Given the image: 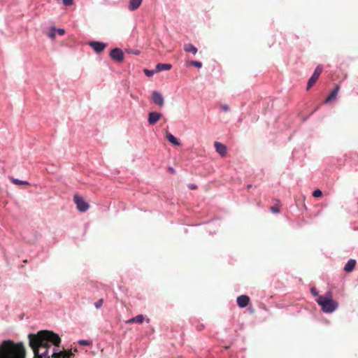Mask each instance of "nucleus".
<instances>
[{
	"label": "nucleus",
	"mask_w": 358,
	"mask_h": 358,
	"mask_svg": "<svg viewBox=\"0 0 358 358\" xmlns=\"http://www.w3.org/2000/svg\"><path fill=\"white\" fill-rule=\"evenodd\" d=\"M29 345L34 352V358H52L49 354L51 345L58 348L62 340L58 334L49 330H41L28 335Z\"/></svg>",
	"instance_id": "f257e3e1"
},
{
	"label": "nucleus",
	"mask_w": 358,
	"mask_h": 358,
	"mask_svg": "<svg viewBox=\"0 0 358 358\" xmlns=\"http://www.w3.org/2000/svg\"><path fill=\"white\" fill-rule=\"evenodd\" d=\"M27 350L22 342L4 340L0 343V358H26Z\"/></svg>",
	"instance_id": "f03ea898"
},
{
	"label": "nucleus",
	"mask_w": 358,
	"mask_h": 358,
	"mask_svg": "<svg viewBox=\"0 0 358 358\" xmlns=\"http://www.w3.org/2000/svg\"><path fill=\"white\" fill-rule=\"evenodd\" d=\"M317 303L322 307V309L325 313H331L335 309V306L333 300L324 296H319L316 299Z\"/></svg>",
	"instance_id": "7ed1b4c3"
},
{
	"label": "nucleus",
	"mask_w": 358,
	"mask_h": 358,
	"mask_svg": "<svg viewBox=\"0 0 358 358\" xmlns=\"http://www.w3.org/2000/svg\"><path fill=\"white\" fill-rule=\"evenodd\" d=\"M73 201L76 204L77 208L81 212H85L88 210L90 205L84 200V199L78 194H75Z\"/></svg>",
	"instance_id": "20e7f679"
},
{
	"label": "nucleus",
	"mask_w": 358,
	"mask_h": 358,
	"mask_svg": "<svg viewBox=\"0 0 358 358\" xmlns=\"http://www.w3.org/2000/svg\"><path fill=\"white\" fill-rule=\"evenodd\" d=\"M322 71V67L319 65L316 67V69L314 71L313 74L312 76L309 78L308 83H307V90L310 89L317 82L318 80L321 73Z\"/></svg>",
	"instance_id": "39448f33"
},
{
	"label": "nucleus",
	"mask_w": 358,
	"mask_h": 358,
	"mask_svg": "<svg viewBox=\"0 0 358 358\" xmlns=\"http://www.w3.org/2000/svg\"><path fill=\"white\" fill-rule=\"evenodd\" d=\"M73 354L71 350H63L58 352L55 348L52 349V353L51 354L52 358H71Z\"/></svg>",
	"instance_id": "423d86ee"
},
{
	"label": "nucleus",
	"mask_w": 358,
	"mask_h": 358,
	"mask_svg": "<svg viewBox=\"0 0 358 358\" xmlns=\"http://www.w3.org/2000/svg\"><path fill=\"white\" fill-rule=\"evenodd\" d=\"M110 56L113 59L117 62H122L124 60V53L120 48H114L110 52Z\"/></svg>",
	"instance_id": "0eeeda50"
},
{
	"label": "nucleus",
	"mask_w": 358,
	"mask_h": 358,
	"mask_svg": "<svg viewBox=\"0 0 358 358\" xmlns=\"http://www.w3.org/2000/svg\"><path fill=\"white\" fill-rule=\"evenodd\" d=\"M89 45L96 52L100 53L106 48V44L99 41H91Z\"/></svg>",
	"instance_id": "6e6552de"
},
{
	"label": "nucleus",
	"mask_w": 358,
	"mask_h": 358,
	"mask_svg": "<svg viewBox=\"0 0 358 358\" xmlns=\"http://www.w3.org/2000/svg\"><path fill=\"white\" fill-rule=\"evenodd\" d=\"M152 101L159 107H162L164 104L163 96L157 91L152 92Z\"/></svg>",
	"instance_id": "1a4fd4ad"
},
{
	"label": "nucleus",
	"mask_w": 358,
	"mask_h": 358,
	"mask_svg": "<svg viewBox=\"0 0 358 358\" xmlns=\"http://www.w3.org/2000/svg\"><path fill=\"white\" fill-rule=\"evenodd\" d=\"M214 147L215 148L216 152L220 154L222 157H225L227 155V147L220 143V142H215Z\"/></svg>",
	"instance_id": "9d476101"
},
{
	"label": "nucleus",
	"mask_w": 358,
	"mask_h": 358,
	"mask_svg": "<svg viewBox=\"0 0 358 358\" xmlns=\"http://www.w3.org/2000/svg\"><path fill=\"white\" fill-rule=\"evenodd\" d=\"M236 302L240 308H245L248 305L250 298L246 295H241L237 298Z\"/></svg>",
	"instance_id": "9b49d317"
},
{
	"label": "nucleus",
	"mask_w": 358,
	"mask_h": 358,
	"mask_svg": "<svg viewBox=\"0 0 358 358\" xmlns=\"http://www.w3.org/2000/svg\"><path fill=\"white\" fill-rule=\"evenodd\" d=\"M161 113L157 112H151L148 115V122L150 124H155L161 118Z\"/></svg>",
	"instance_id": "f8f14e48"
},
{
	"label": "nucleus",
	"mask_w": 358,
	"mask_h": 358,
	"mask_svg": "<svg viewBox=\"0 0 358 358\" xmlns=\"http://www.w3.org/2000/svg\"><path fill=\"white\" fill-rule=\"evenodd\" d=\"M356 264V260L352 259H350L345 265L344 271L347 273L352 272L354 270Z\"/></svg>",
	"instance_id": "ddd939ff"
},
{
	"label": "nucleus",
	"mask_w": 358,
	"mask_h": 358,
	"mask_svg": "<svg viewBox=\"0 0 358 358\" xmlns=\"http://www.w3.org/2000/svg\"><path fill=\"white\" fill-rule=\"evenodd\" d=\"M145 317L143 315H138L137 316L132 317L126 321L127 324L138 323L141 324L143 322Z\"/></svg>",
	"instance_id": "4468645a"
},
{
	"label": "nucleus",
	"mask_w": 358,
	"mask_h": 358,
	"mask_svg": "<svg viewBox=\"0 0 358 358\" xmlns=\"http://www.w3.org/2000/svg\"><path fill=\"white\" fill-rule=\"evenodd\" d=\"M143 0H130L129 4V10H135L139 8Z\"/></svg>",
	"instance_id": "2eb2a0df"
},
{
	"label": "nucleus",
	"mask_w": 358,
	"mask_h": 358,
	"mask_svg": "<svg viewBox=\"0 0 358 358\" xmlns=\"http://www.w3.org/2000/svg\"><path fill=\"white\" fill-rule=\"evenodd\" d=\"M184 50L187 52H191L193 55H196L198 52V49L193 45L192 43H186L184 45Z\"/></svg>",
	"instance_id": "dca6fc26"
},
{
	"label": "nucleus",
	"mask_w": 358,
	"mask_h": 358,
	"mask_svg": "<svg viewBox=\"0 0 358 358\" xmlns=\"http://www.w3.org/2000/svg\"><path fill=\"white\" fill-rule=\"evenodd\" d=\"M171 67L172 66L170 64H158L156 66V71H168L170 70Z\"/></svg>",
	"instance_id": "f3484780"
},
{
	"label": "nucleus",
	"mask_w": 358,
	"mask_h": 358,
	"mask_svg": "<svg viewBox=\"0 0 358 358\" xmlns=\"http://www.w3.org/2000/svg\"><path fill=\"white\" fill-rule=\"evenodd\" d=\"M166 138L173 145H180V142L176 139V138L171 133H166Z\"/></svg>",
	"instance_id": "a211bd4d"
},
{
	"label": "nucleus",
	"mask_w": 358,
	"mask_h": 358,
	"mask_svg": "<svg viewBox=\"0 0 358 358\" xmlns=\"http://www.w3.org/2000/svg\"><path fill=\"white\" fill-rule=\"evenodd\" d=\"M9 179L15 185H29V183L27 181L20 180L14 178L13 177H10Z\"/></svg>",
	"instance_id": "6ab92c4d"
},
{
	"label": "nucleus",
	"mask_w": 358,
	"mask_h": 358,
	"mask_svg": "<svg viewBox=\"0 0 358 358\" xmlns=\"http://www.w3.org/2000/svg\"><path fill=\"white\" fill-rule=\"evenodd\" d=\"M336 97V89L333 90L330 95L324 100V103H327L332 101Z\"/></svg>",
	"instance_id": "aec40b11"
},
{
	"label": "nucleus",
	"mask_w": 358,
	"mask_h": 358,
	"mask_svg": "<svg viewBox=\"0 0 358 358\" xmlns=\"http://www.w3.org/2000/svg\"><path fill=\"white\" fill-rule=\"evenodd\" d=\"M187 66H194L197 68H201L202 66V63L197 61H188L187 62Z\"/></svg>",
	"instance_id": "412c9836"
},
{
	"label": "nucleus",
	"mask_w": 358,
	"mask_h": 358,
	"mask_svg": "<svg viewBox=\"0 0 358 358\" xmlns=\"http://www.w3.org/2000/svg\"><path fill=\"white\" fill-rule=\"evenodd\" d=\"M280 205L273 206L270 208V210L273 213H278L280 212Z\"/></svg>",
	"instance_id": "4be33fe9"
},
{
	"label": "nucleus",
	"mask_w": 358,
	"mask_h": 358,
	"mask_svg": "<svg viewBox=\"0 0 358 358\" xmlns=\"http://www.w3.org/2000/svg\"><path fill=\"white\" fill-rule=\"evenodd\" d=\"M322 196V192L320 189H317L313 192V196L314 197H320Z\"/></svg>",
	"instance_id": "5701e85b"
},
{
	"label": "nucleus",
	"mask_w": 358,
	"mask_h": 358,
	"mask_svg": "<svg viewBox=\"0 0 358 358\" xmlns=\"http://www.w3.org/2000/svg\"><path fill=\"white\" fill-rule=\"evenodd\" d=\"M103 303V299H101L94 303V306L96 309L100 308Z\"/></svg>",
	"instance_id": "b1692460"
},
{
	"label": "nucleus",
	"mask_w": 358,
	"mask_h": 358,
	"mask_svg": "<svg viewBox=\"0 0 358 358\" xmlns=\"http://www.w3.org/2000/svg\"><path fill=\"white\" fill-rule=\"evenodd\" d=\"M78 343L83 346H87L90 345V342L87 340H80L78 341Z\"/></svg>",
	"instance_id": "393cba45"
},
{
	"label": "nucleus",
	"mask_w": 358,
	"mask_h": 358,
	"mask_svg": "<svg viewBox=\"0 0 358 358\" xmlns=\"http://www.w3.org/2000/svg\"><path fill=\"white\" fill-rule=\"evenodd\" d=\"M73 0H62L64 5L71 6L73 3Z\"/></svg>",
	"instance_id": "a878e982"
},
{
	"label": "nucleus",
	"mask_w": 358,
	"mask_h": 358,
	"mask_svg": "<svg viewBox=\"0 0 358 358\" xmlns=\"http://www.w3.org/2000/svg\"><path fill=\"white\" fill-rule=\"evenodd\" d=\"M221 109L224 112H228L229 110V107L227 105H222Z\"/></svg>",
	"instance_id": "bb28decb"
},
{
	"label": "nucleus",
	"mask_w": 358,
	"mask_h": 358,
	"mask_svg": "<svg viewBox=\"0 0 358 358\" xmlns=\"http://www.w3.org/2000/svg\"><path fill=\"white\" fill-rule=\"evenodd\" d=\"M54 31H56L59 35H64V29H55Z\"/></svg>",
	"instance_id": "cd10ccee"
},
{
	"label": "nucleus",
	"mask_w": 358,
	"mask_h": 358,
	"mask_svg": "<svg viewBox=\"0 0 358 358\" xmlns=\"http://www.w3.org/2000/svg\"><path fill=\"white\" fill-rule=\"evenodd\" d=\"M144 73L148 76H151L153 74V71H149V70H147V69L144 70Z\"/></svg>",
	"instance_id": "c85d7f7f"
},
{
	"label": "nucleus",
	"mask_w": 358,
	"mask_h": 358,
	"mask_svg": "<svg viewBox=\"0 0 358 358\" xmlns=\"http://www.w3.org/2000/svg\"><path fill=\"white\" fill-rule=\"evenodd\" d=\"M188 187L191 189H196L197 188V186L194 184H190L188 185Z\"/></svg>",
	"instance_id": "c756f323"
},
{
	"label": "nucleus",
	"mask_w": 358,
	"mask_h": 358,
	"mask_svg": "<svg viewBox=\"0 0 358 358\" xmlns=\"http://www.w3.org/2000/svg\"><path fill=\"white\" fill-rule=\"evenodd\" d=\"M49 37L51 38H54L55 37V34L54 31H51L48 34Z\"/></svg>",
	"instance_id": "7c9ffc66"
},
{
	"label": "nucleus",
	"mask_w": 358,
	"mask_h": 358,
	"mask_svg": "<svg viewBox=\"0 0 358 358\" xmlns=\"http://www.w3.org/2000/svg\"><path fill=\"white\" fill-rule=\"evenodd\" d=\"M311 293H312L314 296H317V292L316 291L315 288H312V289H311Z\"/></svg>",
	"instance_id": "2f4dec72"
},
{
	"label": "nucleus",
	"mask_w": 358,
	"mask_h": 358,
	"mask_svg": "<svg viewBox=\"0 0 358 358\" xmlns=\"http://www.w3.org/2000/svg\"><path fill=\"white\" fill-rule=\"evenodd\" d=\"M169 169L172 173H175V170L173 168L170 167Z\"/></svg>",
	"instance_id": "473e14b6"
},
{
	"label": "nucleus",
	"mask_w": 358,
	"mask_h": 358,
	"mask_svg": "<svg viewBox=\"0 0 358 358\" xmlns=\"http://www.w3.org/2000/svg\"><path fill=\"white\" fill-rule=\"evenodd\" d=\"M251 187H252V185H248V189H250V188H251Z\"/></svg>",
	"instance_id": "72a5a7b5"
},
{
	"label": "nucleus",
	"mask_w": 358,
	"mask_h": 358,
	"mask_svg": "<svg viewBox=\"0 0 358 358\" xmlns=\"http://www.w3.org/2000/svg\"><path fill=\"white\" fill-rule=\"evenodd\" d=\"M146 322H150V319H147V320H146Z\"/></svg>",
	"instance_id": "f704fd0d"
}]
</instances>
